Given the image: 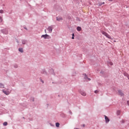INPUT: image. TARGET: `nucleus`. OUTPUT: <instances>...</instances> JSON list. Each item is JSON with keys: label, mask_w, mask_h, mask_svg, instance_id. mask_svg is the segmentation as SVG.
Instances as JSON below:
<instances>
[{"label": "nucleus", "mask_w": 129, "mask_h": 129, "mask_svg": "<svg viewBox=\"0 0 129 129\" xmlns=\"http://www.w3.org/2000/svg\"><path fill=\"white\" fill-rule=\"evenodd\" d=\"M72 39H74V36H72Z\"/></svg>", "instance_id": "nucleus-24"}, {"label": "nucleus", "mask_w": 129, "mask_h": 129, "mask_svg": "<svg viewBox=\"0 0 129 129\" xmlns=\"http://www.w3.org/2000/svg\"><path fill=\"white\" fill-rule=\"evenodd\" d=\"M42 83H44V81H42Z\"/></svg>", "instance_id": "nucleus-28"}, {"label": "nucleus", "mask_w": 129, "mask_h": 129, "mask_svg": "<svg viewBox=\"0 0 129 129\" xmlns=\"http://www.w3.org/2000/svg\"><path fill=\"white\" fill-rule=\"evenodd\" d=\"M59 125H60V124L59 123H56V126L57 127H59Z\"/></svg>", "instance_id": "nucleus-14"}, {"label": "nucleus", "mask_w": 129, "mask_h": 129, "mask_svg": "<svg viewBox=\"0 0 129 129\" xmlns=\"http://www.w3.org/2000/svg\"><path fill=\"white\" fill-rule=\"evenodd\" d=\"M47 30L48 31L49 33H52V31H53V29L52 28V27L49 26L48 27Z\"/></svg>", "instance_id": "nucleus-3"}, {"label": "nucleus", "mask_w": 129, "mask_h": 129, "mask_svg": "<svg viewBox=\"0 0 129 129\" xmlns=\"http://www.w3.org/2000/svg\"><path fill=\"white\" fill-rule=\"evenodd\" d=\"M83 126H84V127L85 126V124H83Z\"/></svg>", "instance_id": "nucleus-26"}, {"label": "nucleus", "mask_w": 129, "mask_h": 129, "mask_svg": "<svg viewBox=\"0 0 129 129\" xmlns=\"http://www.w3.org/2000/svg\"><path fill=\"white\" fill-rule=\"evenodd\" d=\"M117 114H118V115H119V114H120V111H117Z\"/></svg>", "instance_id": "nucleus-16"}, {"label": "nucleus", "mask_w": 129, "mask_h": 129, "mask_svg": "<svg viewBox=\"0 0 129 129\" xmlns=\"http://www.w3.org/2000/svg\"><path fill=\"white\" fill-rule=\"evenodd\" d=\"M122 123H124V120H122Z\"/></svg>", "instance_id": "nucleus-23"}, {"label": "nucleus", "mask_w": 129, "mask_h": 129, "mask_svg": "<svg viewBox=\"0 0 129 129\" xmlns=\"http://www.w3.org/2000/svg\"><path fill=\"white\" fill-rule=\"evenodd\" d=\"M41 38H44V39H49L50 36L48 35V34L42 35Z\"/></svg>", "instance_id": "nucleus-2"}, {"label": "nucleus", "mask_w": 129, "mask_h": 129, "mask_svg": "<svg viewBox=\"0 0 129 129\" xmlns=\"http://www.w3.org/2000/svg\"><path fill=\"white\" fill-rule=\"evenodd\" d=\"M3 22V18L2 17H0V22Z\"/></svg>", "instance_id": "nucleus-19"}, {"label": "nucleus", "mask_w": 129, "mask_h": 129, "mask_svg": "<svg viewBox=\"0 0 129 129\" xmlns=\"http://www.w3.org/2000/svg\"><path fill=\"white\" fill-rule=\"evenodd\" d=\"M101 33L102 34V35H104V36H105V37H106V38H107L108 39H111V36H110V35H109L106 32L102 31H101Z\"/></svg>", "instance_id": "nucleus-1"}, {"label": "nucleus", "mask_w": 129, "mask_h": 129, "mask_svg": "<svg viewBox=\"0 0 129 129\" xmlns=\"http://www.w3.org/2000/svg\"><path fill=\"white\" fill-rule=\"evenodd\" d=\"M3 92L6 95H9V94H10V91H5V90H3Z\"/></svg>", "instance_id": "nucleus-4"}, {"label": "nucleus", "mask_w": 129, "mask_h": 129, "mask_svg": "<svg viewBox=\"0 0 129 129\" xmlns=\"http://www.w3.org/2000/svg\"><path fill=\"white\" fill-rule=\"evenodd\" d=\"M19 52H21V53H23V49L22 48L19 49Z\"/></svg>", "instance_id": "nucleus-12"}, {"label": "nucleus", "mask_w": 129, "mask_h": 129, "mask_svg": "<svg viewBox=\"0 0 129 129\" xmlns=\"http://www.w3.org/2000/svg\"><path fill=\"white\" fill-rule=\"evenodd\" d=\"M81 94L83 95V96H86V93L84 92H81Z\"/></svg>", "instance_id": "nucleus-8"}, {"label": "nucleus", "mask_w": 129, "mask_h": 129, "mask_svg": "<svg viewBox=\"0 0 129 129\" xmlns=\"http://www.w3.org/2000/svg\"><path fill=\"white\" fill-rule=\"evenodd\" d=\"M104 2H103V4L102 3H100V4H99V6H102V5H104Z\"/></svg>", "instance_id": "nucleus-20"}, {"label": "nucleus", "mask_w": 129, "mask_h": 129, "mask_svg": "<svg viewBox=\"0 0 129 129\" xmlns=\"http://www.w3.org/2000/svg\"><path fill=\"white\" fill-rule=\"evenodd\" d=\"M0 88H5V85H3L2 84H0Z\"/></svg>", "instance_id": "nucleus-10"}, {"label": "nucleus", "mask_w": 129, "mask_h": 129, "mask_svg": "<svg viewBox=\"0 0 129 129\" xmlns=\"http://www.w3.org/2000/svg\"><path fill=\"white\" fill-rule=\"evenodd\" d=\"M85 79H88V80H89V81H90V79L87 78V76H86V77H85Z\"/></svg>", "instance_id": "nucleus-18"}, {"label": "nucleus", "mask_w": 129, "mask_h": 129, "mask_svg": "<svg viewBox=\"0 0 129 129\" xmlns=\"http://www.w3.org/2000/svg\"><path fill=\"white\" fill-rule=\"evenodd\" d=\"M26 40H23L22 41V44H23L24 45H25V44H26Z\"/></svg>", "instance_id": "nucleus-15"}, {"label": "nucleus", "mask_w": 129, "mask_h": 129, "mask_svg": "<svg viewBox=\"0 0 129 129\" xmlns=\"http://www.w3.org/2000/svg\"><path fill=\"white\" fill-rule=\"evenodd\" d=\"M45 33H46V30H45Z\"/></svg>", "instance_id": "nucleus-27"}, {"label": "nucleus", "mask_w": 129, "mask_h": 129, "mask_svg": "<svg viewBox=\"0 0 129 129\" xmlns=\"http://www.w3.org/2000/svg\"><path fill=\"white\" fill-rule=\"evenodd\" d=\"M108 64H109V65H110V66H112V65H113V63L111 61H109L108 62Z\"/></svg>", "instance_id": "nucleus-11"}, {"label": "nucleus", "mask_w": 129, "mask_h": 129, "mask_svg": "<svg viewBox=\"0 0 129 129\" xmlns=\"http://www.w3.org/2000/svg\"><path fill=\"white\" fill-rule=\"evenodd\" d=\"M0 14H4V10H0Z\"/></svg>", "instance_id": "nucleus-17"}, {"label": "nucleus", "mask_w": 129, "mask_h": 129, "mask_svg": "<svg viewBox=\"0 0 129 129\" xmlns=\"http://www.w3.org/2000/svg\"><path fill=\"white\" fill-rule=\"evenodd\" d=\"M127 104L128 105H129V101H127Z\"/></svg>", "instance_id": "nucleus-22"}, {"label": "nucleus", "mask_w": 129, "mask_h": 129, "mask_svg": "<svg viewBox=\"0 0 129 129\" xmlns=\"http://www.w3.org/2000/svg\"><path fill=\"white\" fill-rule=\"evenodd\" d=\"M118 94L119 95H120L121 96H123V94L122 92H121V91L118 90Z\"/></svg>", "instance_id": "nucleus-6"}, {"label": "nucleus", "mask_w": 129, "mask_h": 129, "mask_svg": "<svg viewBox=\"0 0 129 129\" xmlns=\"http://www.w3.org/2000/svg\"><path fill=\"white\" fill-rule=\"evenodd\" d=\"M105 119L106 122H109V118H108V117H107V116L105 115Z\"/></svg>", "instance_id": "nucleus-5"}, {"label": "nucleus", "mask_w": 129, "mask_h": 129, "mask_svg": "<svg viewBox=\"0 0 129 129\" xmlns=\"http://www.w3.org/2000/svg\"><path fill=\"white\" fill-rule=\"evenodd\" d=\"M72 36L73 37H74V33L73 34Z\"/></svg>", "instance_id": "nucleus-25"}, {"label": "nucleus", "mask_w": 129, "mask_h": 129, "mask_svg": "<svg viewBox=\"0 0 129 129\" xmlns=\"http://www.w3.org/2000/svg\"><path fill=\"white\" fill-rule=\"evenodd\" d=\"M3 125H8V122H5L4 123H3Z\"/></svg>", "instance_id": "nucleus-13"}, {"label": "nucleus", "mask_w": 129, "mask_h": 129, "mask_svg": "<svg viewBox=\"0 0 129 129\" xmlns=\"http://www.w3.org/2000/svg\"><path fill=\"white\" fill-rule=\"evenodd\" d=\"M81 29H82L81 27H80L79 26H78L77 28V31H78V32H80V31H81Z\"/></svg>", "instance_id": "nucleus-9"}, {"label": "nucleus", "mask_w": 129, "mask_h": 129, "mask_svg": "<svg viewBox=\"0 0 129 129\" xmlns=\"http://www.w3.org/2000/svg\"><path fill=\"white\" fill-rule=\"evenodd\" d=\"M95 93H98V91L97 90L95 91Z\"/></svg>", "instance_id": "nucleus-21"}, {"label": "nucleus", "mask_w": 129, "mask_h": 129, "mask_svg": "<svg viewBox=\"0 0 129 129\" xmlns=\"http://www.w3.org/2000/svg\"><path fill=\"white\" fill-rule=\"evenodd\" d=\"M56 21L60 22V21H62V18L61 17H56Z\"/></svg>", "instance_id": "nucleus-7"}]
</instances>
